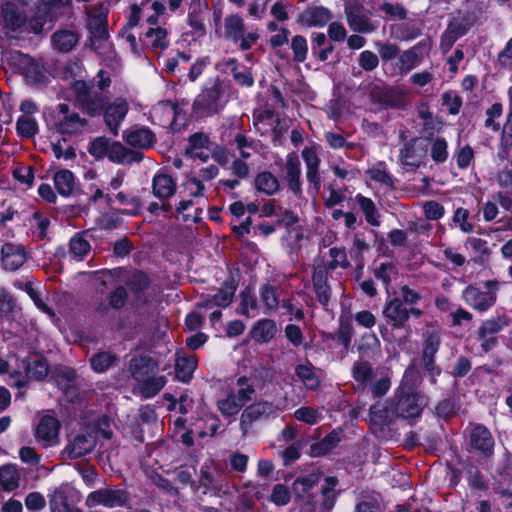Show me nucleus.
<instances>
[{"instance_id": "f257e3e1", "label": "nucleus", "mask_w": 512, "mask_h": 512, "mask_svg": "<svg viewBox=\"0 0 512 512\" xmlns=\"http://www.w3.org/2000/svg\"><path fill=\"white\" fill-rule=\"evenodd\" d=\"M441 332L437 329L426 330L422 333V350L418 358H413L405 369L400 384L397 388L408 391H418L427 377L429 383L435 386L438 377L442 373L441 367L436 362V355L441 347Z\"/></svg>"}, {"instance_id": "4468645a", "label": "nucleus", "mask_w": 512, "mask_h": 512, "mask_svg": "<svg viewBox=\"0 0 512 512\" xmlns=\"http://www.w3.org/2000/svg\"><path fill=\"white\" fill-rule=\"evenodd\" d=\"M3 28L8 32H17L26 25L25 12L14 2L6 1L1 7Z\"/></svg>"}, {"instance_id": "680f3d73", "label": "nucleus", "mask_w": 512, "mask_h": 512, "mask_svg": "<svg viewBox=\"0 0 512 512\" xmlns=\"http://www.w3.org/2000/svg\"><path fill=\"white\" fill-rule=\"evenodd\" d=\"M352 378L361 384H366L373 377V367L369 361L365 359H361L359 361L354 362L352 366Z\"/></svg>"}, {"instance_id": "09e8293b", "label": "nucleus", "mask_w": 512, "mask_h": 512, "mask_svg": "<svg viewBox=\"0 0 512 512\" xmlns=\"http://www.w3.org/2000/svg\"><path fill=\"white\" fill-rule=\"evenodd\" d=\"M200 6V0H192V9L187 14V24L198 37H202L206 34V27L201 17Z\"/></svg>"}, {"instance_id": "f03ea898", "label": "nucleus", "mask_w": 512, "mask_h": 512, "mask_svg": "<svg viewBox=\"0 0 512 512\" xmlns=\"http://www.w3.org/2000/svg\"><path fill=\"white\" fill-rule=\"evenodd\" d=\"M224 92L218 76L208 78L193 101L192 115L195 118H208L219 114L226 104Z\"/></svg>"}, {"instance_id": "37998d69", "label": "nucleus", "mask_w": 512, "mask_h": 512, "mask_svg": "<svg viewBox=\"0 0 512 512\" xmlns=\"http://www.w3.org/2000/svg\"><path fill=\"white\" fill-rule=\"evenodd\" d=\"M86 231L75 233L69 241V253L74 259L83 260L91 250L89 241L85 238Z\"/></svg>"}, {"instance_id": "de8ad7c7", "label": "nucleus", "mask_w": 512, "mask_h": 512, "mask_svg": "<svg viewBox=\"0 0 512 512\" xmlns=\"http://www.w3.org/2000/svg\"><path fill=\"white\" fill-rule=\"evenodd\" d=\"M366 173L371 180L381 183L391 189L395 188V178L386 169V163L384 161H379L373 167L369 168Z\"/></svg>"}, {"instance_id": "412c9836", "label": "nucleus", "mask_w": 512, "mask_h": 512, "mask_svg": "<svg viewBox=\"0 0 512 512\" xmlns=\"http://www.w3.org/2000/svg\"><path fill=\"white\" fill-rule=\"evenodd\" d=\"M342 440V430L333 429L320 441L310 444L305 453L312 458L323 457L335 449Z\"/></svg>"}, {"instance_id": "f8f14e48", "label": "nucleus", "mask_w": 512, "mask_h": 512, "mask_svg": "<svg viewBox=\"0 0 512 512\" xmlns=\"http://www.w3.org/2000/svg\"><path fill=\"white\" fill-rule=\"evenodd\" d=\"M128 103L123 98H117L114 102H108L102 114L104 123L113 136L118 135L119 126L128 113Z\"/></svg>"}, {"instance_id": "c756f323", "label": "nucleus", "mask_w": 512, "mask_h": 512, "mask_svg": "<svg viewBox=\"0 0 512 512\" xmlns=\"http://www.w3.org/2000/svg\"><path fill=\"white\" fill-rule=\"evenodd\" d=\"M511 319L506 314H498L489 319L484 320L476 331V338H484L485 336H496L504 328L508 327Z\"/></svg>"}, {"instance_id": "dca6fc26", "label": "nucleus", "mask_w": 512, "mask_h": 512, "mask_svg": "<svg viewBox=\"0 0 512 512\" xmlns=\"http://www.w3.org/2000/svg\"><path fill=\"white\" fill-rule=\"evenodd\" d=\"M427 152L425 145L419 144V138L413 137L407 140L399 151V159L405 166L414 169L419 168L421 159Z\"/></svg>"}, {"instance_id": "8fccbe9b", "label": "nucleus", "mask_w": 512, "mask_h": 512, "mask_svg": "<svg viewBox=\"0 0 512 512\" xmlns=\"http://www.w3.org/2000/svg\"><path fill=\"white\" fill-rule=\"evenodd\" d=\"M89 26L96 40L102 42L109 38L107 12L91 16Z\"/></svg>"}, {"instance_id": "7c9ffc66", "label": "nucleus", "mask_w": 512, "mask_h": 512, "mask_svg": "<svg viewBox=\"0 0 512 512\" xmlns=\"http://www.w3.org/2000/svg\"><path fill=\"white\" fill-rule=\"evenodd\" d=\"M79 39L80 35L77 31L64 29L53 33L51 42L56 50L67 53L74 49Z\"/></svg>"}, {"instance_id": "a18cd8bd", "label": "nucleus", "mask_w": 512, "mask_h": 512, "mask_svg": "<svg viewBox=\"0 0 512 512\" xmlns=\"http://www.w3.org/2000/svg\"><path fill=\"white\" fill-rule=\"evenodd\" d=\"M117 361V355L110 351H99L89 359L91 369L96 373H104Z\"/></svg>"}, {"instance_id": "4be33fe9", "label": "nucleus", "mask_w": 512, "mask_h": 512, "mask_svg": "<svg viewBox=\"0 0 512 512\" xmlns=\"http://www.w3.org/2000/svg\"><path fill=\"white\" fill-rule=\"evenodd\" d=\"M312 283L318 302L327 309L331 299V287L328 284V272L325 267L318 266L314 269Z\"/></svg>"}, {"instance_id": "bb28decb", "label": "nucleus", "mask_w": 512, "mask_h": 512, "mask_svg": "<svg viewBox=\"0 0 512 512\" xmlns=\"http://www.w3.org/2000/svg\"><path fill=\"white\" fill-rule=\"evenodd\" d=\"M238 286L239 280L230 273L222 283L221 287L217 290V293L211 295L215 306L220 308L229 307L233 302Z\"/></svg>"}, {"instance_id": "6ab92c4d", "label": "nucleus", "mask_w": 512, "mask_h": 512, "mask_svg": "<svg viewBox=\"0 0 512 512\" xmlns=\"http://www.w3.org/2000/svg\"><path fill=\"white\" fill-rule=\"evenodd\" d=\"M157 370L158 362L146 354L134 356L129 361V371L136 381L145 380Z\"/></svg>"}, {"instance_id": "c85d7f7f", "label": "nucleus", "mask_w": 512, "mask_h": 512, "mask_svg": "<svg viewBox=\"0 0 512 512\" xmlns=\"http://www.w3.org/2000/svg\"><path fill=\"white\" fill-rule=\"evenodd\" d=\"M499 480L494 483V491L501 497L512 498L510 485L512 484V460L506 459L497 469Z\"/></svg>"}, {"instance_id": "393cba45", "label": "nucleus", "mask_w": 512, "mask_h": 512, "mask_svg": "<svg viewBox=\"0 0 512 512\" xmlns=\"http://www.w3.org/2000/svg\"><path fill=\"white\" fill-rule=\"evenodd\" d=\"M277 333L278 327L275 320L263 318L252 325L250 337L258 344H267L276 337Z\"/></svg>"}, {"instance_id": "6e6552de", "label": "nucleus", "mask_w": 512, "mask_h": 512, "mask_svg": "<svg viewBox=\"0 0 512 512\" xmlns=\"http://www.w3.org/2000/svg\"><path fill=\"white\" fill-rule=\"evenodd\" d=\"M131 495L122 488H100L88 494L85 504L92 508L103 505L108 508L124 507L128 505Z\"/></svg>"}, {"instance_id": "f704fd0d", "label": "nucleus", "mask_w": 512, "mask_h": 512, "mask_svg": "<svg viewBox=\"0 0 512 512\" xmlns=\"http://www.w3.org/2000/svg\"><path fill=\"white\" fill-rule=\"evenodd\" d=\"M371 420L381 426H386L394 423L398 417L392 409L390 399L386 405L374 404L369 409Z\"/></svg>"}, {"instance_id": "3c124183", "label": "nucleus", "mask_w": 512, "mask_h": 512, "mask_svg": "<svg viewBox=\"0 0 512 512\" xmlns=\"http://www.w3.org/2000/svg\"><path fill=\"white\" fill-rule=\"evenodd\" d=\"M217 408L224 417L231 418L237 415L243 408V402L237 401L234 397V390H230L224 399L217 401Z\"/></svg>"}, {"instance_id": "7ed1b4c3", "label": "nucleus", "mask_w": 512, "mask_h": 512, "mask_svg": "<svg viewBox=\"0 0 512 512\" xmlns=\"http://www.w3.org/2000/svg\"><path fill=\"white\" fill-rule=\"evenodd\" d=\"M396 416L414 424L422 415L426 405L424 396L419 391H408L396 388L390 398Z\"/></svg>"}, {"instance_id": "c03bdc74", "label": "nucleus", "mask_w": 512, "mask_h": 512, "mask_svg": "<svg viewBox=\"0 0 512 512\" xmlns=\"http://www.w3.org/2000/svg\"><path fill=\"white\" fill-rule=\"evenodd\" d=\"M20 475L15 465L6 464L0 467V485L6 492L19 487Z\"/></svg>"}, {"instance_id": "69168bd1", "label": "nucleus", "mask_w": 512, "mask_h": 512, "mask_svg": "<svg viewBox=\"0 0 512 512\" xmlns=\"http://www.w3.org/2000/svg\"><path fill=\"white\" fill-rule=\"evenodd\" d=\"M211 144L209 135L203 132H195L188 138V145L185 148L184 155L192 154L196 150L207 149Z\"/></svg>"}, {"instance_id": "2eb2a0df", "label": "nucleus", "mask_w": 512, "mask_h": 512, "mask_svg": "<svg viewBox=\"0 0 512 512\" xmlns=\"http://www.w3.org/2000/svg\"><path fill=\"white\" fill-rule=\"evenodd\" d=\"M346 19L351 30L357 33H371L377 30L378 22H373L364 13L361 5H354L345 8Z\"/></svg>"}, {"instance_id": "6e6d98bb", "label": "nucleus", "mask_w": 512, "mask_h": 512, "mask_svg": "<svg viewBox=\"0 0 512 512\" xmlns=\"http://www.w3.org/2000/svg\"><path fill=\"white\" fill-rule=\"evenodd\" d=\"M320 472H311L307 475L297 477L293 482L292 489L298 496L307 494L320 481Z\"/></svg>"}, {"instance_id": "bf43d9fd", "label": "nucleus", "mask_w": 512, "mask_h": 512, "mask_svg": "<svg viewBox=\"0 0 512 512\" xmlns=\"http://www.w3.org/2000/svg\"><path fill=\"white\" fill-rule=\"evenodd\" d=\"M26 371L30 377L39 381L44 380L49 374V364L47 359L43 356H37L31 359L27 363Z\"/></svg>"}, {"instance_id": "a19ab883", "label": "nucleus", "mask_w": 512, "mask_h": 512, "mask_svg": "<svg viewBox=\"0 0 512 512\" xmlns=\"http://www.w3.org/2000/svg\"><path fill=\"white\" fill-rule=\"evenodd\" d=\"M88 125L85 118H81L77 112H72L63 117V119L56 124V131L60 134L72 135L76 133L79 128H84Z\"/></svg>"}, {"instance_id": "b1692460", "label": "nucleus", "mask_w": 512, "mask_h": 512, "mask_svg": "<svg viewBox=\"0 0 512 512\" xmlns=\"http://www.w3.org/2000/svg\"><path fill=\"white\" fill-rule=\"evenodd\" d=\"M427 48L425 41H420L399 54L397 68L399 74L405 75L414 69L422 59V49Z\"/></svg>"}, {"instance_id": "f3484780", "label": "nucleus", "mask_w": 512, "mask_h": 512, "mask_svg": "<svg viewBox=\"0 0 512 512\" xmlns=\"http://www.w3.org/2000/svg\"><path fill=\"white\" fill-rule=\"evenodd\" d=\"M285 169V180L287 182L288 190L295 196L301 195V162L298 155L295 152L287 154Z\"/></svg>"}, {"instance_id": "49530a36", "label": "nucleus", "mask_w": 512, "mask_h": 512, "mask_svg": "<svg viewBox=\"0 0 512 512\" xmlns=\"http://www.w3.org/2000/svg\"><path fill=\"white\" fill-rule=\"evenodd\" d=\"M474 26V20L469 13L461 17L452 18L447 25L446 30L458 39L465 36Z\"/></svg>"}, {"instance_id": "4c0bfd02", "label": "nucleus", "mask_w": 512, "mask_h": 512, "mask_svg": "<svg viewBox=\"0 0 512 512\" xmlns=\"http://www.w3.org/2000/svg\"><path fill=\"white\" fill-rule=\"evenodd\" d=\"M54 185L57 192L63 197L73 195L75 187V176L68 169H61L54 174Z\"/></svg>"}, {"instance_id": "603ef678", "label": "nucleus", "mask_w": 512, "mask_h": 512, "mask_svg": "<svg viewBox=\"0 0 512 512\" xmlns=\"http://www.w3.org/2000/svg\"><path fill=\"white\" fill-rule=\"evenodd\" d=\"M460 408L459 403L455 398L448 397L441 399L434 407V414L437 418L443 420H450L453 418Z\"/></svg>"}, {"instance_id": "052dcab7", "label": "nucleus", "mask_w": 512, "mask_h": 512, "mask_svg": "<svg viewBox=\"0 0 512 512\" xmlns=\"http://www.w3.org/2000/svg\"><path fill=\"white\" fill-rule=\"evenodd\" d=\"M54 21L55 17L51 15V13H46L45 11L41 12L39 10V12L32 18H27V22L24 27L28 32L40 34L45 29L46 24H52Z\"/></svg>"}, {"instance_id": "39448f33", "label": "nucleus", "mask_w": 512, "mask_h": 512, "mask_svg": "<svg viewBox=\"0 0 512 512\" xmlns=\"http://www.w3.org/2000/svg\"><path fill=\"white\" fill-rule=\"evenodd\" d=\"M497 280L484 282L486 291H481L475 285L469 284L462 291V299L472 309L483 313L491 309L497 302V291L499 290Z\"/></svg>"}, {"instance_id": "13d9d810", "label": "nucleus", "mask_w": 512, "mask_h": 512, "mask_svg": "<svg viewBox=\"0 0 512 512\" xmlns=\"http://www.w3.org/2000/svg\"><path fill=\"white\" fill-rule=\"evenodd\" d=\"M239 297L240 303L236 312L249 318L250 310H256L258 308L257 298L253 294L252 288L250 286H246L243 290H241Z\"/></svg>"}, {"instance_id": "e433bc0d", "label": "nucleus", "mask_w": 512, "mask_h": 512, "mask_svg": "<svg viewBox=\"0 0 512 512\" xmlns=\"http://www.w3.org/2000/svg\"><path fill=\"white\" fill-rule=\"evenodd\" d=\"M254 185L257 191L268 196H272L280 190L279 180L270 171L259 172L254 179Z\"/></svg>"}, {"instance_id": "0e129e2a", "label": "nucleus", "mask_w": 512, "mask_h": 512, "mask_svg": "<svg viewBox=\"0 0 512 512\" xmlns=\"http://www.w3.org/2000/svg\"><path fill=\"white\" fill-rule=\"evenodd\" d=\"M145 38L152 39L151 47L153 49L165 50L169 46L168 33L165 28L162 27H150L145 32Z\"/></svg>"}, {"instance_id": "a878e982", "label": "nucleus", "mask_w": 512, "mask_h": 512, "mask_svg": "<svg viewBox=\"0 0 512 512\" xmlns=\"http://www.w3.org/2000/svg\"><path fill=\"white\" fill-rule=\"evenodd\" d=\"M177 191V185L174 178L158 171L152 178V194L159 200H166L172 197Z\"/></svg>"}, {"instance_id": "79ce46f5", "label": "nucleus", "mask_w": 512, "mask_h": 512, "mask_svg": "<svg viewBox=\"0 0 512 512\" xmlns=\"http://www.w3.org/2000/svg\"><path fill=\"white\" fill-rule=\"evenodd\" d=\"M355 201L358 204L360 210L363 212L366 222L374 227L379 226L380 214L373 200L369 197L362 195L361 193H358L355 196Z\"/></svg>"}, {"instance_id": "cd10ccee", "label": "nucleus", "mask_w": 512, "mask_h": 512, "mask_svg": "<svg viewBox=\"0 0 512 512\" xmlns=\"http://www.w3.org/2000/svg\"><path fill=\"white\" fill-rule=\"evenodd\" d=\"M125 142L135 148L147 149L156 142V137L149 127H141L129 130L124 133Z\"/></svg>"}, {"instance_id": "c9c22d12", "label": "nucleus", "mask_w": 512, "mask_h": 512, "mask_svg": "<svg viewBox=\"0 0 512 512\" xmlns=\"http://www.w3.org/2000/svg\"><path fill=\"white\" fill-rule=\"evenodd\" d=\"M338 479L335 476H327L324 478V484L321 486L320 493L323 497L320 503L321 512L331 511L336 503L335 488L338 485Z\"/></svg>"}, {"instance_id": "1a4fd4ad", "label": "nucleus", "mask_w": 512, "mask_h": 512, "mask_svg": "<svg viewBox=\"0 0 512 512\" xmlns=\"http://www.w3.org/2000/svg\"><path fill=\"white\" fill-rule=\"evenodd\" d=\"M371 103L380 109H403L406 105L404 95L393 86L373 85L369 90Z\"/></svg>"}, {"instance_id": "9d476101", "label": "nucleus", "mask_w": 512, "mask_h": 512, "mask_svg": "<svg viewBox=\"0 0 512 512\" xmlns=\"http://www.w3.org/2000/svg\"><path fill=\"white\" fill-rule=\"evenodd\" d=\"M79 501V492L68 484H61L49 496L51 512H82L81 509L75 507Z\"/></svg>"}, {"instance_id": "774afa93", "label": "nucleus", "mask_w": 512, "mask_h": 512, "mask_svg": "<svg viewBox=\"0 0 512 512\" xmlns=\"http://www.w3.org/2000/svg\"><path fill=\"white\" fill-rule=\"evenodd\" d=\"M430 156L437 164H442L448 159V143L444 137H436L430 149Z\"/></svg>"}, {"instance_id": "9b49d317", "label": "nucleus", "mask_w": 512, "mask_h": 512, "mask_svg": "<svg viewBox=\"0 0 512 512\" xmlns=\"http://www.w3.org/2000/svg\"><path fill=\"white\" fill-rule=\"evenodd\" d=\"M469 444L472 450L484 458H491L494 454L495 440L490 430L481 423L474 424L470 429Z\"/></svg>"}, {"instance_id": "5fc2aeb1", "label": "nucleus", "mask_w": 512, "mask_h": 512, "mask_svg": "<svg viewBox=\"0 0 512 512\" xmlns=\"http://www.w3.org/2000/svg\"><path fill=\"white\" fill-rule=\"evenodd\" d=\"M245 32L244 21L238 14H231L225 18V37L238 41Z\"/></svg>"}, {"instance_id": "58836bf2", "label": "nucleus", "mask_w": 512, "mask_h": 512, "mask_svg": "<svg viewBox=\"0 0 512 512\" xmlns=\"http://www.w3.org/2000/svg\"><path fill=\"white\" fill-rule=\"evenodd\" d=\"M125 285L134 296L138 297L141 293L149 289L151 286V279L145 271L135 269L126 279Z\"/></svg>"}, {"instance_id": "0eeeda50", "label": "nucleus", "mask_w": 512, "mask_h": 512, "mask_svg": "<svg viewBox=\"0 0 512 512\" xmlns=\"http://www.w3.org/2000/svg\"><path fill=\"white\" fill-rule=\"evenodd\" d=\"M96 444L97 431L88 427L80 428L74 436H68L62 454L69 460H75L91 453Z\"/></svg>"}, {"instance_id": "473e14b6", "label": "nucleus", "mask_w": 512, "mask_h": 512, "mask_svg": "<svg viewBox=\"0 0 512 512\" xmlns=\"http://www.w3.org/2000/svg\"><path fill=\"white\" fill-rule=\"evenodd\" d=\"M512 149V97L509 100V112L506 121L500 132L498 155L505 159L510 155Z\"/></svg>"}, {"instance_id": "4d7b16f0", "label": "nucleus", "mask_w": 512, "mask_h": 512, "mask_svg": "<svg viewBox=\"0 0 512 512\" xmlns=\"http://www.w3.org/2000/svg\"><path fill=\"white\" fill-rule=\"evenodd\" d=\"M16 132L22 139L34 138L39 132L36 119L29 116L18 117L16 121Z\"/></svg>"}, {"instance_id": "a211bd4d", "label": "nucleus", "mask_w": 512, "mask_h": 512, "mask_svg": "<svg viewBox=\"0 0 512 512\" xmlns=\"http://www.w3.org/2000/svg\"><path fill=\"white\" fill-rule=\"evenodd\" d=\"M330 9L320 6L307 7L297 18V23L305 27H324L332 19Z\"/></svg>"}, {"instance_id": "20e7f679", "label": "nucleus", "mask_w": 512, "mask_h": 512, "mask_svg": "<svg viewBox=\"0 0 512 512\" xmlns=\"http://www.w3.org/2000/svg\"><path fill=\"white\" fill-rule=\"evenodd\" d=\"M93 81L75 80L72 83V91L81 111L90 117H98L102 114L110 101L102 92H93Z\"/></svg>"}, {"instance_id": "864d4df0", "label": "nucleus", "mask_w": 512, "mask_h": 512, "mask_svg": "<svg viewBox=\"0 0 512 512\" xmlns=\"http://www.w3.org/2000/svg\"><path fill=\"white\" fill-rule=\"evenodd\" d=\"M260 299L263 302L266 311H275L280 303L278 295V287L269 283L263 284L259 290Z\"/></svg>"}, {"instance_id": "ddd939ff", "label": "nucleus", "mask_w": 512, "mask_h": 512, "mask_svg": "<svg viewBox=\"0 0 512 512\" xmlns=\"http://www.w3.org/2000/svg\"><path fill=\"white\" fill-rule=\"evenodd\" d=\"M27 249L23 244L6 242L1 247V263L4 270L16 271L26 262Z\"/></svg>"}, {"instance_id": "2f4dec72", "label": "nucleus", "mask_w": 512, "mask_h": 512, "mask_svg": "<svg viewBox=\"0 0 512 512\" xmlns=\"http://www.w3.org/2000/svg\"><path fill=\"white\" fill-rule=\"evenodd\" d=\"M360 359H374L381 355V343L374 333H364L357 345Z\"/></svg>"}, {"instance_id": "423d86ee", "label": "nucleus", "mask_w": 512, "mask_h": 512, "mask_svg": "<svg viewBox=\"0 0 512 512\" xmlns=\"http://www.w3.org/2000/svg\"><path fill=\"white\" fill-rule=\"evenodd\" d=\"M61 422L53 410H45L40 415L34 428V438L43 448L53 447L59 443Z\"/></svg>"}, {"instance_id": "ea45409f", "label": "nucleus", "mask_w": 512, "mask_h": 512, "mask_svg": "<svg viewBox=\"0 0 512 512\" xmlns=\"http://www.w3.org/2000/svg\"><path fill=\"white\" fill-rule=\"evenodd\" d=\"M295 374L308 390L316 391L319 389L320 379L311 362L308 361L306 364H298L295 367Z\"/></svg>"}, {"instance_id": "aec40b11", "label": "nucleus", "mask_w": 512, "mask_h": 512, "mask_svg": "<svg viewBox=\"0 0 512 512\" xmlns=\"http://www.w3.org/2000/svg\"><path fill=\"white\" fill-rule=\"evenodd\" d=\"M275 411V406L269 401H257L248 405L243 410L240 417V426L242 429L249 427L253 422L262 417H268Z\"/></svg>"}, {"instance_id": "338daca9", "label": "nucleus", "mask_w": 512, "mask_h": 512, "mask_svg": "<svg viewBox=\"0 0 512 512\" xmlns=\"http://www.w3.org/2000/svg\"><path fill=\"white\" fill-rule=\"evenodd\" d=\"M141 392L144 397L150 398L157 395L164 387L166 380L163 376L154 377L149 376L145 380H142Z\"/></svg>"}, {"instance_id": "e2e57ef3", "label": "nucleus", "mask_w": 512, "mask_h": 512, "mask_svg": "<svg viewBox=\"0 0 512 512\" xmlns=\"http://www.w3.org/2000/svg\"><path fill=\"white\" fill-rule=\"evenodd\" d=\"M353 336V326L349 319H340L339 327L334 334L330 335V338L337 340L346 351H348Z\"/></svg>"}, {"instance_id": "72a5a7b5", "label": "nucleus", "mask_w": 512, "mask_h": 512, "mask_svg": "<svg viewBox=\"0 0 512 512\" xmlns=\"http://www.w3.org/2000/svg\"><path fill=\"white\" fill-rule=\"evenodd\" d=\"M197 364L198 360L195 355L177 357L175 360L176 378L183 383H189L193 378Z\"/></svg>"}, {"instance_id": "5701e85b", "label": "nucleus", "mask_w": 512, "mask_h": 512, "mask_svg": "<svg viewBox=\"0 0 512 512\" xmlns=\"http://www.w3.org/2000/svg\"><path fill=\"white\" fill-rule=\"evenodd\" d=\"M383 315L391 322L394 329H401L408 322L407 307L398 299V296L386 302Z\"/></svg>"}]
</instances>
